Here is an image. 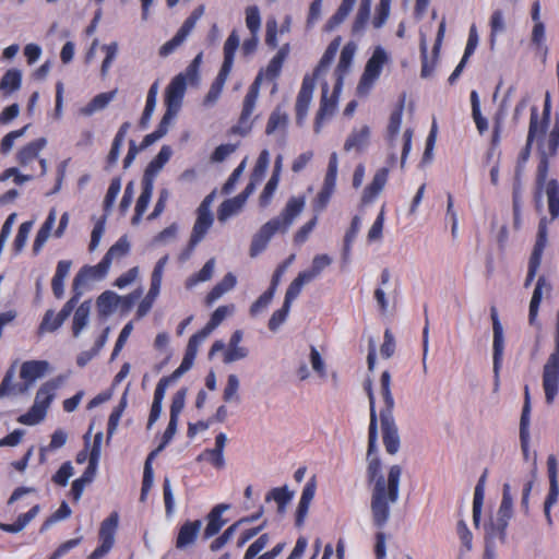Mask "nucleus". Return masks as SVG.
<instances>
[{"mask_svg":"<svg viewBox=\"0 0 559 559\" xmlns=\"http://www.w3.org/2000/svg\"><path fill=\"white\" fill-rule=\"evenodd\" d=\"M370 404V423L368 430V450H367V479L372 485L370 510L372 523L378 528H383L391 514V504L397 502L400 497V481L402 467L397 464L390 466L386 477L381 473V461L378 453V427L376 401L372 392L371 382L365 385Z\"/></svg>","mask_w":559,"mask_h":559,"instance_id":"1","label":"nucleus"},{"mask_svg":"<svg viewBox=\"0 0 559 559\" xmlns=\"http://www.w3.org/2000/svg\"><path fill=\"white\" fill-rule=\"evenodd\" d=\"M305 205V197L289 198L281 214L266 222L253 236L250 246V255L257 257L260 254L276 233H286L295 218L304 211Z\"/></svg>","mask_w":559,"mask_h":559,"instance_id":"2","label":"nucleus"},{"mask_svg":"<svg viewBox=\"0 0 559 559\" xmlns=\"http://www.w3.org/2000/svg\"><path fill=\"white\" fill-rule=\"evenodd\" d=\"M381 394L384 401V407L380 411V423L382 441L385 451L394 455L399 452L401 440L399 429L393 417L394 399L391 393V374L389 371H383L380 378Z\"/></svg>","mask_w":559,"mask_h":559,"instance_id":"3","label":"nucleus"},{"mask_svg":"<svg viewBox=\"0 0 559 559\" xmlns=\"http://www.w3.org/2000/svg\"><path fill=\"white\" fill-rule=\"evenodd\" d=\"M559 147V117L556 118L547 135L538 139L539 163L537 166L536 183L542 188L546 183L549 159L555 157Z\"/></svg>","mask_w":559,"mask_h":559,"instance_id":"4","label":"nucleus"},{"mask_svg":"<svg viewBox=\"0 0 559 559\" xmlns=\"http://www.w3.org/2000/svg\"><path fill=\"white\" fill-rule=\"evenodd\" d=\"M543 389L547 404H552L559 392V331H556L555 349L543 368Z\"/></svg>","mask_w":559,"mask_h":559,"instance_id":"5","label":"nucleus"},{"mask_svg":"<svg viewBox=\"0 0 559 559\" xmlns=\"http://www.w3.org/2000/svg\"><path fill=\"white\" fill-rule=\"evenodd\" d=\"M513 514V497L511 495V486L503 485L502 499L495 520L486 527V536L488 538L504 539L506 530Z\"/></svg>","mask_w":559,"mask_h":559,"instance_id":"6","label":"nucleus"},{"mask_svg":"<svg viewBox=\"0 0 559 559\" xmlns=\"http://www.w3.org/2000/svg\"><path fill=\"white\" fill-rule=\"evenodd\" d=\"M210 229V194L206 195L198 209V217L194 223L189 242L179 255L181 262L188 260L197 245L204 238Z\"/></svg>","mask_w":559,"mask_h":559,"instance_id":"7","label":"nucleus"},{"mask_svg":"<svg viewBox=\"0 0 559 559\" xmlns=\"http://www.w3.org/2000/svg\"><path fill=\"white\" fill-rule=\"evenodd\" d=\"M388 61V53L382 47H377L366 63L364 73L357 86L359 95H367L379 79L383 66Z\"/></svg>","mask_w":559,"mask_h":559,"instance_id":"8","label":"nucleus"},{"mask_svg":"<svg viewBox=\"0 0 559 559\" xmlns=\"http://www.w3.org/2000/svg\"><path fill=\"white\" fill-rule=\"evenodd\" d=\"M119 524V514L114 511L102 523L98 532L99 545L88 555L87 559H100L114 547L115 535Z\"/></svg>","mask_w":559,"mask_h":559,"instance_id":"9","label":"nucleus"},{"mask_svg":"<svg viewBox=\"0 0 559 559\" xmlns=\"http://www.w3.org/2000/svg\"><path fill=\"white\" fill-rule=\"evenodd\" d=\"M239 36L233 32L224 44V61L215 82L212 84V102L221 93L234 64L236 50L239 47Z\"/></svg>","mask_w":559,"mask_h":559,"instance_id":"10","label":"nucleus"},{"mask_svg":"<svg viewBox=\"0 0 559 559\" xmlns=\"http://www.w3.org/2000/svg\"><path fill=\"white\" fill-rule=\"evenodd\" d=\"M242 336V331L236 330L231 334L227 345L223 341H215L212 344V355L219 353L222 360L225 364H231L245 359L249 354V349L240 345Z\"/></svg>","mask_w":559,"mask_h":559,"instance_id":"11","label":"nucleus"},{"mask_svg":"<svg viewBox=\"0 0 559 559\" xmlns=\"http://www.w3.org/2000/svg\"><path fill=\"white\" fill-rule=\"evenodd\" d=\"M261 80L262 73H259L254 82L250 85L243 99L239 122L237 126L233 128L234 133L245 135L250 131L252 124L250 121V117L253 112L259 96Z\"/></svg>","mask_w":559,"mask_h":559,"instance_id":"12","label":"nucleus"},{"mask_svg":"<svg viewBox=\"0 0 559 559\" xmlns=\"http://www.w3.org/2000/svg\"><path fill=\"white\" fill-rule=\"evenodd\" d=\"M111 262L108 257H103V259L96 265H84L76 273L72 283L73 294H80L82 296L81 287L85 285L88 281H99L103 280L110 267Z\"/></svg>","mask_w":559,"mask_h":559,"instance_id":"13","label":"nucleus"},{"mask_svg":"<svg viewBox=\"0 0 559 559\" xmlns=\"http://www.w3.org/2000/svg\"><path fill=\"white\" fill-rule=\"evenodd\" d=\"M49 364L46 360H28L22 364L20 369V377L22 383L15 384L16 392L23 394L28 391L31 385L39 378H41L48 370Z\"/></svg>","mask_w":559,"mask_h":559,"instance_id":"14","label":"nucleus"},{"mask_svg":"<svg viewBox=\"0 0 559 559\" xmlns=\"http://www.w3.org/2000/svg\"><path fill=\"white\" fill-rule=\"evenodd\" d=\"M46 144V139L39 138L22 146L16 153V162L19 165L26 167L33 162L38 160L40 165V175H45L47 171V162L45 158H39V153Z\"/></svg>","mask_w":559,"mask_h":559,"instance_id":"15","label":"nucleus"},{"mask_svg":"<svg viewBox=\"0 0 559 559\" xmlns=\"http://www.w3.org/2000/svg\"><path fill=\"white\" fill-rule=\"evenodd\" d=\"M79 300L80 294L76 293L72 295V297L63 305L62 309L57 314H55L53 310L51 309L47 310L40 323V329L49 332H55L58 330L73 312Z\"/></svg>","mask_w":559,"mask_h":559,"instance_id":"16","label":"nucleus"},{"mask_svg":"<svg viewBox=\"0 0 559 559\" xmlns=\"http://www.w3.org/2000/svg\"><path fill=\"white\" fill-rule=\"evenodd\" d=\"M186 75L177 74L168 84L165 91V105L168 111L178 112L186 93Z\"/></svg>","mask_w":559,"mask_h":559,"instance_id":"17","label":"nucleus"},{"mask_svg":"<svg viewBox=\"0 0 559 559\" xmlns=\"http://www.w3.org/2000/svg\"><path fill=\"white\" fill-rule=\"evenodd\" d=\"M314 78L306 75L296 99V122L301 126L307 117L314 90Z\"/></svg>","mask_w":559,"mask_h":559,"instance_id":"18","label":"nucleus"},{"mask_svg":"<svg viewBox=\"0 0 559 559\" xmlns=\"http://www.w3.org/2000/svg\"><path fill=\"white\" fill-rule=\"evenodd\" d=\"M444 32H445V21L443 19L441 21V23L439 24L436 43L433 45V59L431 62L428 60V48H427L426 38L423 34L420 36V52H421V63H423L421 64V76L423 78L430 76L433 71L435 60L438 57V53H439V50L441 47V43H442V39L444 36Z\"/></svg>","mask_w":559,"mask_h":559,"instance_id":"19","label":"nucleus"},{"mask_svg":"<svg viewBox=\"0 0 559 559\" xmlns=\"http://www.w3.org/2000/svg\"><path fill=\"white\" fill-rule=\"evenodd\" d=\"M388 178H389V168L388 167L379 168L376 171L371 182L368 186H366V188L362 191V194H361V204L362 205H368V204L372 203L378 198L380 192L385 187Z\"/></svg>","mask_w":559,"mask_h":559,"instance_id":"20","label":"nucleus"},{"mask_svg":"<svg viewBox=\"0 0 559 559\" xmlns=\"http://www.w3.org/2000/svg\"><path fill=\"white\" fill-rule=\"evenodd\" d=\"M328 93H329V84L325 82L322 85V97H321L320 108L317 114L314 127H313V130L316 133L320 132L321 127H322V121L325 118L331 117L334 114L335 108H336L338 94H335L333 92L332 95L329 97Z\"/></svg>","mask_w":559,"mask_h":559,"instance_id":"21","label":"nucleus"},{"mask_svg":"<svg viewBox=\"0 0 559 559\" xmlns=\"http://www.w3.org/2000/svg\"><path fill=\"white\" fill-rule=\"evenodd\" d=\"M550 110H551V104H550V96L547 93L544 104V109L542 117L538 114V108L536 106H533L531 108V117H530V124L528 128L533 127V123L536 126V133L537 136H545L548 134L549 131V121H550Z\"/></svg>","mask_w":559,"mask_h":559,"instance_id":"22","label":"nucleus"},{"mask_svg":"<svg viewBox=\"0 0 559 559\" xmlns=\"http://www.w3.org/2000/svg\"><path fill=\"white\" fill-rule=\"evenodd\" d=\"M535 133H536V126L533 123V127L528 128V131H527L526 144L522 148V151L520 152V154L518 156L515 170H514V180H513L514 182H522V175L524 173L526 163L531 155L532 144L534 142H536V146L538 147V139H540L542 136H537V135H535Z\"/></svg>","mask_w":559,"mask_h":559,"instance_id":"23","label":"nucleus"},{"mask_svg":"<svg viewBox=\"0 0 559 559\" xmlns=\"http://www.w3.org/2000/svg\"><path fill=\"white\" fill-rule=\"evenodd\" d=\"M201 527L202 522L200 520L187 521L182 524L177 535L176 547L185 549L188 546H191L197 540Z\"/></svg>","mask_w":559,"mask_h":559,"instance_id":"24","label":"nucleus"},{"mask_svg":"<svg viewBox=\"0 0 559 559\" xmlns=\"http://www.w3.org/2000/svg\"><path fill=\"white\" fill-rule=\"evenodd\" d=\"M551 290V285L547 282L544 276H540L537 280L535 289L533 292V296L530 302V311H528V321L530 324H534L536 321V317L538 313L539 305L543 299L544 293L549 294Z\"/></svg>","mask_w":559,"mask_h":559,"instance_id":"25","label":"nucleus"},{"mask_svg":"<svg viewBox=\"0 0 559 559\" xmlns=\"http://www.w3.org/2000/svg\"><path fill=\"white\" fill-rule=\"evenodd\" d=\"M369 138L370 129L368 126L353 129L344 143V151L364 150L369 143Z\"/></svg>","mask_w":559,"mask_h":559,"instance_id":"26","label":"nucleus"},{"mask_svg":"<svg viewBox=\"0 0 559 559\" xmlns=\"http://www.w3.org/2000/svg\"><path fill=\"white\" fill-rule=\"evenodd\" d=\"M371 0H360L358 11L352 24V34L354 36H361L370 20Z\"/></svg>","mask_w":559,"mask_h":559,"instance_id":"27","label":"nucleus"},{"mask_svg":"<svg viewBox=\"0 0 559 559\" xmlns=\"http://www.w3.org/2000/svg\"><path fill=\"white\" fill-rule=\"evenodd\" d=\"M488 469H485L479 477L475 490H474V499H473V521L474 525L477 527L480 522L481 508L484 503L485 497V485L487 480Z\"/></svg>","mask_w":559,"mask_h":559,"instance_id":"28","label":"nucleus"},{"mask_svg":"<svg viewBox=\"0 0 559 559\" xmlns=\"http://www.w3.org/2000/svg\"><path fill=\"white\" fill-rule=\"evenodd\" d=\"M243 206L245 203L242 202V198H238L237 195L224 201L217 209L218 222L225 223L229 218L238 215Z\"/></svg>","mask_w":559,"mask_h":559,"instance_id":"29","label":"nucleus"},{"mask_svg":"<svg viewBox=\"0 0 559 559\" xmlns=\"http://www.w3.org/2000/svg\"><path fill=\"white\" fill-rule=\"evenodd\" d=\"M489 27H490L489 48H490V50H493L496 47V44H497L498 35L504 33L507 29L504 14H503L502 10L497 9L491 13L490 19H489Z\"/></svg>","mask_w":559,"mask_h":559,"instance_id":"30","label":"nucleus"},{"mask_svg":"<svg viewBox=\"0 0 559 559\" xmlns=\"http://www.w3.org/2000/svg\"><path fill=\"white\" fill-rule=\"evenodd\" d=\"M293 497L294 492L288 490L287 486H283L271 489L265 496V501L274 500L277 504V512L282 515L286 512V507Z\"/></svg>","mask_w":559,"mask_h":559,"instance_id":"31","label":"nucleus"},{"mask_svg":"<svg viewBox=\"0 0 559 559\" xmlns=\"http://www.w3.org/2000/svg\"><path fill=\"white\" fill-rule=\"evenodd\" d=\"M56 222V211L52 209L48 216L46 217L44 224L40 226L39 230L36 234L34 243H33V252L34 254H38L45 242L47 241L50 231Z\"/></svg>","mask_w":559,"mask_h":559,"instance_id":"32","label":"nucleus"},{"mask_svg":"<svg viewBox=\"0 0 559 559\" xmlns=\"http://www.w3.org/2000/svg\"><path fill=\"white\" fill-rule=\"evenodd\" d=\"M56 222V211L52 209L48 216L46 217L44 224L40 226L39 230L36 234L34 243H33V252L34 254H38L45 242L47 241L50 231Z\"/></svg>","mask_w":559,"mask_h":559,"instance_id":"33","label":"nucleus"},{"mask_svg":"<svg viewBox=\"0 0 559 559\" xmlns=\"http://www.w3.org/2000/svg\"><path fill=\"white\" fill-rule=\"evenodd\" d=\"M227 443V436L224 432H219L215 437V443L212 448V468L222 471L226 467V459L224 455V449Z\"/></svg>","mask_w":559,"mask_h":559,"instance_id":"34","label":"nucleus"},{"mask_svg":"<svg viewBox=\"0 0 559 559\" xmlns=\"http://www.w3.org/2000/svg\"><path fill=\"white\" fill-rule=\"evenodd\" d=\"M340 41H341L340 38H335L328 46L319 64L317 66V68L314 70V73L312 76V78H314V80L319 79L322 74H324L328 71L330 64L332 63L333 59L336 56V52L340 47Z\"/></svg>","mask_w":559,"mask_h":559,"instance_id":"35","label":"nucleus"},{"mask_svg":"<svg viewBox=\"0 0 559 559\" xmlns=\"http://www.w3.org/2000/svg\"><path fill=\"white\" fill-rule=\"evenodd\" d=\"M22 73L17 69H9L0 80V91L4 95H10L21 87Z\"/></svg>","mask_w":559,"mask_h":559,"instance_id":"36","label":"nucleus"},{"mask_svg":"<svg viewBox=\"0 0 559 559\" xmlns=\"http://www.w3.org/2000/svg\"><path fill=\"white\" fill-rule=\"evenodd\" d=\"M38 511L39 507L34 506L27 512L20 514L14 523H0V530L7 533H19L36 516Z\"/></svg>","mask_w":559,"mask_h":559,"instance_id":"37","label":"nucleus"},{"mask_svg":"<svg viewBox=\"0 0 559 559\" xmlns=\"http://www.w3.org/2000/svg\"><path fill=\"white\" fill-rule=\"evenodd\" d=\"M158 93V82H154L151 87L148 88L147 96H146V104L144 107V110L142 112V116L139 121V126L141 129H145L148 126V122L151 120V117L153 115V111L156 106V98Z\"/></svg>","mask_w":559,"mask_h":559,"instance_id":"38","label":"nucleus"},{"mask_svg":"<svg viewBox=\"0 0 559 559\" xmlns=\"http://www.w3.org/2000/svg\"><path fill=\"white\" fill-rule=\"evenodd\" d=\"M130 127H131L130 122L126 121L120 126L118 132L116 133L112 144H111V148L107 156L108 166H112L117 163V160L119 158V154H120V148L122 146V143L124 141V138H126Z\"/></svg>","mask_w":559,"mask_h":559,"instance_id":"39","label":"nucleus"},{"mask_svg":"<svg viewBox=\"0 0 559 559\" xmlns=\"http://www.w3.org/2000/svg\"><path fill=\"white\" fill-rule=\"evenodd\" d=\"M90 311V301H83L74 311L72 320V334L74 337H78L82 330L87 325Z\"/></svg>","mask_w":559,"mask_h":559,"instance_id":"40","label":"nucleus"},{"mask_svg":"<svg viewBox=\"0 0 559 559\" xmlns=\"http://www.w3.org/2000/svg\"><path fill=\"white\" fill-rule=\"evenodd\" d=\"M357 0H342L336 12L329 19L325 24L326 31H333L340 24H342L352 12Z\"/></svg>","mask_w":559,"mask_h":559,"instance_id":"41","label":"nucleus"},{"mask_svg":"<svg viewBox=\"0 0 559 559\" xmlns=\"http://www.w3.org/2000/svg\"><path fill=\"white\" fill-rule=\"evenodd\" d=\"M56 389L57 385L52 381H47L41 384L36 392L34 404L47 412L55 399Z\"/></svg>","mask_w":559,"mask_h":559,"instance_id":"42","label":"nucleus"},{"mask_svg":"<svg viewBox=\"0 0 559 559\" xmlns=\"http://www.w3.org/2000/svg\"><path fill=\"white\" fill-rule=\"evenodd\" d=\"M117 90L97 94L92 100L82 109V114L91 116L97 110H102L115 98Z\"/></svg>","mask_w":559,"mask_h":559,"instance_id":"43","label":"nucleus"},{"mask_svg":"<svg viewBox=\"0 0 559 559\" xmlns=\"http://www.w3.org/2000/svg\"><path fill=\"white\" fill-rule=\"evenodd\" d=\"M153 192V178L143 176L142 191L135 204V216L141 217L147 209Z\"/></svg>","mask_w":559,"mask_h":559,"instance_id":"44","label":"nucleus"},{"mask_svg":"<svg viewBox=\"0 0 559 559\" xmlns=\"http://www.w3.org/2000/svg\"><path fill=\"white\" fill-rule=\"evenodd\" d=\"M171 153L170 146L163 145L158 154L147 165L144 176L152 178L156 173H158L169 160Z\"/></svg>","mask_w":559,"mask_h":559,"instance_id":"45","label":"nucleus"},{"mask_svg":"<svg viewBox=\"0 0 559 559\" xmlns=\"http://www.w3.org/2000/svg\"><path fill=\"white\" fill-rule=\"evenodd\" d=\"M546 194L551 219H555L559 216V185L557 180L551 179L547 182Z\"/></svg>","mask_w":559,"mask_h":559,"instance_id":"46","label":"nucleus"},{"mask_svg":"<svg viewBox=\"0 0 559 559\" xmlns=\"http://www.w3.org/2000/svg\"><path fill=\"white\" fill-rule=\"evenodd\" d=\"M119 297L117 294L110 290H106L100 294L96 300L98 312L102 316H108L117 308Z\"/></svg>","mask_w":559,"mask_h":559,"instance_id":"47","label":"nucleus"},{"mask_svg":"<svg viewBox=\"0 0 559 559\" xmlns=\"http://www.w3.org/2000/svg\"><path fill=\"white\" fill-rule=\"evenodd\" d=\"M493 332V342H492V350H493V373L496 378H498V372L501 367L503 349H504V338H503V330H497Z\"/></svg>","mask_w":559,"mask_h":559,"instance_id":"48","label":"nucleus"},{"mask_svg":"<svg viewBox=\"0 0 559 559\" xmlns=\"http://www.w3.org/2000/svg\"><path fill=\"white\" fill-rule=\"evenodd\" d=\"M338 170V158L337 154L333 152L330 155L326 174L323 180V189L331 190L334 192L336 186V177Z\"/></svg>","mask_w":559,"mask_h":559,"instance_id":"49","label":"nucleus"},{"mask_svg":"<svg viewBox=\"0 0 559 559\" xmlns=\"http://www.w3.org/2000/svg\"><path fill=\"white\" fill-rule=\"evenodd\" d=\"M288 123V116L276 108L269 117L265 132L272 134L277 130H285Z\"/></svg>","mask_w":559,"mask_h":559,"instance_id":"50","label":"nucleus"},{"mask_svg":"<svg viewBox=\"0 0 559 559\" xmlns=\"http://www.w3.org/2000/svg\"><path fill=\"white\" fill-rule=\"evenodd\" d=\"M512 206H513V223L515 228H520L521 226V206H522V193L523 187L522 182L513 181L512 189Z\"/></svg>","mask_w":559,"mask_h":559,"instance_id":"51","label":"nucleus"},{"mask_svg":"<svg viewBox=\"0 0 559 559\" xmlns=\"http://www.w3.org/2000/svg\"><path fill=\"white\" fill-rule=\"evenodd\" d=\"M236 284L237 277L233 273H227L219 283L212 287V301L231 290Z\"/></svg>","mask_w":559,"mask_h":559,"instance_id":"52","label":"nucleus"},{"mask_svg":"<svg viewBox=\"0 0 559 559\" xmlns=\"http://www.w3.org/2000/svg\"><path fill=\"white\" fill-rule=\"evenodd\" d=\"M46 414L47 412H45L38 405L33 404V406L25 414H22L17 418V421L22 425L34 426L44 420Z\"/></svg>","mask_w":559,"mask_h":559,"instance_id":"53","label":"nucleus"},{"mask_svg":"<svg viewBox=\"0 0 559 559\" xmlns=\"http://www.w3.org/2000/svg\"><path fill=\"white\" fill-rule=\"evenodd\" d=\"M390 9L391 0H379V3L376 8V14L371 21V24L374 28L379 29L385 24L390 15Z\"/></svg>","mask_w":559,"mask_h":559,"instance_id":"54","label":"nucleus"},{"mask_svg":"<svg viewBox=\"0 0 559 559\" xmlns=\"http://www.w3.org/2000/svg\"><path fill=\"white\" fill-rule=\"evenodd\" d=\"M532 45L535 46L537 51L544 52V55L547 53V46L545 45L546 41V27L544 23H535L532 29V36H531Z\"/></svg>","mask_w":559,"mask_h":559,"instance_id":"55","label":"nucleus"},{"mask_svg":"<svg viewBox=\"0 0 559 559\" xmlns=\"http://www.w3.org/2000/svg\"><path fill=\"white\" fill-rule=\"evenodd\" d=\"M154 456V452H152L148 457L145 461L144 464V472H143V480H142V488H141V501H144L146 499V496L148 491L151 490L153 486V468L151 464V460Z\"/></svg>","mask_w":559,"mask_h":559,"instance_id":"56","label":"nucleus"},{"mask_svg":"<svg viewBox=\"0 0 559 559\" xmlns=\"http://www.w3.org/2000/svg\"><path fill=\"white\" fill-rule=\"evenodd\" d=\"M402 116H403L402 107L394 110L390 116V121H389V126H388V140H389V143L391 146L393 145V142L400 132L401 124H402Z\"/></svg>","mask_w":559,"mask_h":559,"instance_id":"57","label":"nucleus"},{"mask_svg":"<svg viewBox=\"0 0 559 559\" xmlns=\"http://www.w3.org/2000/svg\"><path fill=\"white\" fill-rule=\"evenodd\" d=\"M558 496H559V486H558V483H551L549 484V491H548V495L546 497V500H545V503H544V513H545V516H546V520H547V523L549 525L552 524V519H551V515H550V509L554 504L557 503L558 501Z\"/></svg>","mask_w":559,"mask_h":559,"instance_id":"58","label":"nucleus"},{"mask_svg":"<svg viewBox=\"0 0 559 559\" xmlns=\"http://www.w3.org/2000/svg\"><path fill=\"white\" fill-rule=\"evenodd\" d=\"M236 307L233 304L219 306L212 312V331L217 328L225 319L235 313Z\"/></svg>","mask_w":559,"mask_h":559,"instance_id":"59","label":"nucleus"},{"mask_svg":"<svg viewBox=\"0 0 559 559\" xmlns=\"http://www.w3.org/2000/svg\"><path fill=\"white\" fill-rule=\"evenodd\" d=\"M73 475V466L70 461L64 462L53 474L52 481L61 487L68 485L69 478Z\"/></svg>","mask_w":559,"mask_h":559,"instance_id":"60","label":"nucleus"},{"mask_svg":"<svg viewBox=\"0 0 559 559\" xmlns=\"http://www.w3.org/2000/svg\"><path fill=\"white\" fill-rule=\"evenodd\" d=\"M269 163H270V154H269V151L266 150H263L259 157H258V160L254 165V168H253V171L251 174V177L254 178V180H261L263 179L264 175H265V171L269 167Z\"/></svg>","mask_w":559,"mask_h":559,"instance_id":"61","label":"nucleus"},{"mask_svg":"<svg viewBox=\"0 0 559 559\" xmlns=\"http://www.w3.org/2000/svg\"><path fill=\"white\" fill-rule=\"evenodd\" d=\"M275 289H273V286H270V288L264 292L251 306L250 313L252 316H257L260 312H262L271 302L273 299Z\"/></svg>","mask_w":559,"mask_h":559,"instance_id":"62","label":"nucleus"},{"mask_svg":"<svg viewBox=\"0 0 559 559\" xmlns=\"http://www.w3.org/2000/svg\"><path fill=\"white\" fill-rule=\"evenodd\" d=\"M246 24L251 34H258L261 25V17L257 7H249L246 10Z\"/></svg>","mask_w":559,"mask_h":559,"instance_id":"63","label":"nucleus"},{"mask_svg":"<svg viewBox=\"0 0 559 559\" xmlns=\"http://www.w3.org/2000/svg\"><path fill=\"white\" fill-rule=\"evenodd\" d=\"M130 246L126 237L119 238L116 243H114L109 250L105 253V257L109 258V261L112 262L114 258L123 257L129 252Z\"/></svg>","mask_w":559,"mask_h":559,"instance_id":"64","label":"nucleus"}]
</instances>
